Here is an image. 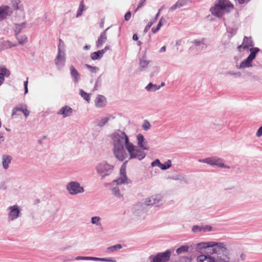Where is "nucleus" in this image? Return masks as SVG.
Segmentation results:
<instances>
[{
    "mask_svg": "<svg viewBox=\"0 0 262 262\" xmlns=\"http://www.w3.org/2000/svg\"><path fill=\"white\" fill-rule=\"evenodd\" d=\"M196 251L202 254L198 256V262H243L246 254L243 252L232 257L230 250L224 243L208 242L196 245Z\"/></svg>",
    "mask_w": 262,
    "mask_h": 262,
    "instance_id": "1",
    "label": "nucleus"
},
{
    "mask_svg": "<svg viewBox=\"0 0 262 262\" xmlns=\"http://www.w3.org/2000/svg\"><path fill=\"white\" fill-rule=\"evenodd\" d=\"M113 152L115 158L123 161L127 156L125 148L129 154V159H137L140 161L146 156V153L129 142L128 136L125 132L118 129L111 135Z\"/></svg>",
    "mask_w": 262,
    "mask_h": 262,
    "instance_id": "2",
    "label": "nucleus"
},
{
    "mask_svg": "<svg viewBox=\"0 0 262 262\" xmlns=\"http://www.w3.org/2000/svg\"><path fill=\"white\" fill-rule=\"evenodd\" d=\"M234 6L228 0H219L214 6L210 9L211 14L217 17H222L225 14L233 9Z\"/></svg>",
    "mask_w": 262,
    "mask_h": 262,
    "instance_id": "3",
    "label": "nucleus"
},
{
    "mask_svg": "<svg viewBox=\"0 0 262 262\" xmlns=\"http://www.w3.org/2000/svg\"><path fill=\"white\" fill-rule=\"evenodd\" d=\"M114 167L105 161L98 163L95 166V169L101 179L109 176L113 172Z\"/></svg>",
    "mask_w": 262,
    "mask_h": 262,
    "instance_id": "4",
    "label": "nucleus"
},
{
    "mask_svg": "<svg viewBox=\"0 0 262 262\" xmlns=\"http://www.w3.org/2000/svg\"><path fill=\"white\" fill-rule=\"evenodd\" d=\"M67 189L69 193L71 195H76L77 194L84 192V188L80 185V184L77 181H71L66 186Z\"/></svg>",
    "mask_w": 262,
    "mask_h": 262,
    "instance_id": "5",
    "label": "nucleus"
},
{
    "mask_svg": "<svg viewBox=\"0 0 262 262\" xmlns=\"http://www.w3.org/2000/svg\"><path fill=\"white\" fill-rule=\"evenodd\" d=\"M199 162L205 163L212 166H217L219 167L229 169L230 166L224 164L222 160L217 157L207 158L204 159H199Z\"/></svg>",
    "mask_w": 262,
    "mask_h": 262,
    "instance_id": "6",
    "label": "nucleus"
},
{
    "mask_svg": "<svg viewBox=\"0 0 262 262\" xmlns=\"http://www.w3.org/2000/svg\"><path fill=\"white\" fill-rule=\"evenodd\" d=\"M171 256L170 250H167L164 252L158 253L156 255H150L149 259L150 262H167L168 261Z\"/></svg>",
    "mask_w": 262,
    "mask_h": 262,
    "instance_id": "7",
    "label": "nucleus"
},
{
    "mask_svg": "<svg viewBox=\"0 0 262 262\" xmlns=\"http://www.w3.org/2000/svg\"><path fill=\"white\" fill-rule=\"evenodd\" d=\"M8 221H12L18 218L20 214V210L17 205L9 206L7 208Z\"/></svg>",
    "mask_w": 262,
    "mask_h": 262,
    "instance_id": "8",
    "label": "nucleus"
},
{
    "mask_svg": "<svg viewBox=\"0 0 262 262\" xmlns=\"http://www.w3.org/2000/svg\"><path fill=\"white\" fill-rule=\"evenodd\" d=\"M66 61L65 53L59 47L58 48V54L54 60L57 69L60 70L64 66Z\"/></svg>",
    "mask_w": 262,
    "mask_h": 262,
    "instance_id": "9",
    "label": "nucleus"
},
{
    "mask_svg": "<svg viewBox=\"0 0 262 262\" xmlns=\"http://www.w3.org/2000/svg\"><path fill=\"white\" fill-rule=\"evenodd\" d=\"M136 137L137 140V144L138 145V146L137 147L142 150L143 152H144V150H148L149 146L148 142L145 139L144 136L142 134H139L137 135Z\"/></svg>",
    "mask_w": 262,
    "mask_h": 262,
    "instance_id": "10",
    "label": "nucleus"
},
{
    "mask_svg": "<svg viewBox=\"0 0 262 262\" xmlns=\"http://www.w3.org/2000/svg\"><path fill=\"white\" fill-rule=\"evenodd\" d=\"M127 162L126 161L122 165L120 168V177L117 180H114L113 181V183H116L117 185L122 184H128V179L125 174V168L124 167V164Z\"/></svg>",
    "mask_w": 262,
    "mask_h": 262,
    "instance_id": "11",
    "label": "nucleus"
},
{
    "mask_svg": "<svg viewBox=\"0 0 262 262\" xmlns=\"http://www.w3.org/2000/svg\"><path fill=\"white\" fill-rule=\"evenodd\" d=\"M12 14V9L7 6L0 7V21L6 19Z\"/></svg>",
    "mask_w": 262,
    "mask_h": 262,
    "instance_id": "12",
    "label": "nucleus"
},
{
    "mask_svg": "<svg viewBox=\"0 0 262 262\" xmlns=\"http://www.w3.org/2000/svg\"><path fill=\"white\" fill-rule=\"evenodd\" d=\"M76 260H90L94 261H107V262H116V260L109 258H99L95 257L90 256H78L75 258Z\"/></svg>",
    "mask_w": 262,
    "mask_h": 262,
    "instance_id": "13",
    "label": "nucleus"
},
{
    "mask_svg": "<svg viewBox=\"0 0 262 262\" xmlns=\"http://www.w3.org/2000/svg\"><path fill=\"white\" fill-rule=\"evenodd\" d=\"M114 119V117L112 115H108L105 117H102L95 120L94 123L96 126L102 127L105 125L107 123L111 120Z\"/></svg>",
    "mask_w": 262,
    "mask_h": 262,
    "instance_id": "14",
    "label": "nucleus"
},
{
    "mask_svg": "<svg viewBox=\"0 0 262 262\" xmlns=\"http://www.w3.org/2000/svg\"><path fill=\"white\" fill-rule=\"evenodd\" d=\"M73 109L68 105L62 107L57 113L58 115H62L63 118H66L72 115Z\"/></svg>",
    "mask_w": 262,
    "mask_h": 262,
    "instance_id": "15",
    "label": "nucleus"
},
{
    "mask_svg": "<svg viewBox=\"0 0 262 262\" xmlns=\"http://www.w3.org/2000/svg\"><path fill=\"white\" fill-rule=\"evenodd\" d=\"M10 74V71L4 66L0 67V86L4 83L5 77H9Z\"/></svg>",
    "mask_w": 262,
    "mask_h": 262,
    "instance_id": "16",
    "label": "nucleus"
},
{
    "mask_svg": "<svg viewBox=\"0 0 262 262\" xmlns=\"http://www.w3.org/2000/svg\"><path fill=\"white\" fill-rule=\"evenodd\" d=\"M161 200V196L159 194L152 196L148 199H146L145 201V204L146 205H156Z\"/></svg>",
    "mask_w": 262,
    "mask_h": 262,
    "instance_id": "17",
    "label": "nucleus"
},
{
    "mask_svg": "<svg viewBox=\"0 0 262 262\" xmlns=\"http://www.w3.org/2000/svg\"><path fill=\"white\" fill-rule=\"evenodd\" d=\"M70 70L71 76L72 77L74 82L75 83H78L80 79L79 73L73 65L70 66Z\"/></svg>",
    "mask_w": 262,
    "mask_h": 262,
    "instance_id": "18",
    "label": "nucleus"
},
{
    "mask_svg": "<svg viewBox=\"0 0 262 262\" xmlns=\"http://www.w3.org/2000/svg\"><path fill=\"white\" fill-rule=\"evenodd\" d=\"M151 61L147 59L145 55L139 58V68L140 70L143 71L147 68L148 64L150 63Z\"/></svg>",
    "mask_w": 262,
    "mask_h": 262,
    "instance_id": "19",
    "label": "nucleus"
},
{
    "mask_svg": "<svg viewBox=\"0 0 262 262\" xmlns=\"http://www.w3.org/2000/svg\"><path fill=\"white\" fill-rule=\"evenodd\" d=\"M108 29L109 27L106 29L103 32L100 34L96 42V46L97 48H100L106 40L107 36L106 32Z\"/></svg>",
    "mask_w": 262,
    "mask_h": 262,
    "instance_id": "20",
    "label": "nucleus"
},
{
    "mask_svg": "<svg viewBox=\"0 0 262 262\" xmlns=\"http://www.w3.org/2000/svg\"><path fill=\"white\" fill-rule=\"evenodd\" d=\"M243 44H244V49H248L249 47L254 48L253 46H254V41L252 40L251 37H248L245 36Z\"/></svg>",
    "mask_w": 262,
    "mask_h": 262,
    "instance_id": "21",
    "label": "nucleus"
},
{
    "mask_svg": "<svg viewBox=\"0 0 262 262\" xmlns=\"http://www.w3.org/2000/svg\"><path fill=\"white\" fill-rule=\"evenodd\" d=\"M27 24L26 22H23L20 24H15L14 25L13 30L15 35L19 34L20 33L26 28Z\"/></svg>",
    "mask_w": 262,
    "mask_h": 262,
    "instance_id": "22",
    "label": "nucleus"
},
{
    "mask_svg": "<svg viewBox=\"0 0 262 262\" xmlns=\"http://www.w3.org/2000/svg\"><path fill=\"white\" fill-rule=\"evenodd\" d=\"M252 60L249 57H247L245 60H244L239 64L238 67H237L238 69H243L246 68H250L252 67Z\"/></svg>",
    "mask_w": 262,
    "mask_h": 262,
    "instance_id": "23",
    "label": "nucleus"
},
{
    "mask_svg": "<svg viewBox=\"0 0 262 262\" xmlns=\"http://www.w3.org/2000/svg\"><path fill=\"white\" fill-rule=\"evenodd\" d=\"M105 97L102 95H98L95 99V105L97 107H102L105 106Z\"/></svg>",
    "mask_w": 262,
    "mask_h": 262,
    "instance_id": "24",
    "label": "nucleus"
},
{
    "mask_svg": "<svg viewBox=\"0 0 262 262\" xmlns=\"http://www.w3.org/2000/svg\"><path fill=\"white\" fill-rule=\"evenodd\" d=\"M190 247L188 245H183L180 247L178 248L176 250V253L178 255H181L182 254H184L187 252H191L190 251Z\"/></svg>",
    "mask_w": 262,
    "mask_h": 262,
    "instance_id": "25",
    "label": "nucleus"
},
{
    "mask_svg": "<svg viewBox=\"0 0 262 262\" xmlns=\"http://www.w3.org/2000/svg\"><path fill=\"white\" fill-rule=\"evenodd\" d=\"M12 6L15 10L24 11L23 5L20 0H13L12 1Z\"/></svg>",
    "mask_w": 262,
    "mask_h": 262,
    "instance_id": "26",
    "label": "nucleus"
},
{
    "mask_svg": "<svg viewBox=\"0 0 262 262\" xmlns=\"http://www.w3.org/2000/svg\"><path fill=\"white\" fill-rule=\"evenodd\" d=\"M11 161V157L9 155H4L2 157L3 167L5 169H7L9 167V164Z\"/></svg>",
    "mask_w": 262,
    "mask_h": 262,
    "instance_id": "27",
    "label": "nucleus"
},
{
    "mask_svg": "<svg viewBox=\"0 0 262 262\" xmlns=\"http://www.w3.org/2000/svg\"><path fill=\"white\" fill-rule=\"evenodd\" d=\"M249 51L250 53L248 57L253 60L255 58L257 54L260 51V50L258 48L254 47L250 48Z\"/></svg>",
    "mask_w": 262,
    "mask_h": 262,
    "instance_id": "28",
    "label": "nucleus"
},
{
    "mask_svg": "<svg viewBox=\"0 0 262 262\" xmlns=\"http://www.w3.org/2000/svg\"><path fill=\"white\" fill-rule=\"evenodd\" d=\"M103 55V51L99 50L91 53V58L92 60H95L100 59Z\"/></svg>",
    "mask_w": 262,
    "mask_h": 262,
    "instance_id": "29",
    "label": "nucleus"
},
{
    "mask_svg": "<svg viewBox=\"0 0 262 262\" xmlns=\"http://www.w3.org/2000/svg\"><path fill=\"white\" fill-rule=\"evenodd\" d=\"M16 39L19 44L24 45L28 41V37L26 35H20V34L15 35Z\"/></svg>",
    "mask_w": 262,
    "mask_h": 262,
    "instance_id": "30",
    "label": "nucleus"
},
{
    "mask_svg": "<svg viewBox=\"0 0 262 262\" xmlns=\"http://www.w3.org/2000/svg\"><path fill=\"white\" fill-rule=\"evenodd\" d=\"M161 88V86L152 84L151 82L148 83L145 87V89L148 92H156Z\"/></svg>",
    "mask_w": 262,
    "mask_h": 262,
    "instance_id": "31",
    "label": "nucleus"
},
{
    "mask_svg": "<svg viewBox=\"0 0 262 262\" xmlns=\"http://www.w3.org/2000/svg\"><path fill=\"white\" fill-rule=\"evenodd\" d=\"M122 246L121 244H117L114 246H112L107 248L106 249V252H114L115 251L119 250L120 249H122Z\"/></svg>",
    "mask_w": 262,
    "mask_h": 262,
    "instance_id": "32",
    "label": "nucleus"
},
{
    "mask_svg": "<svg viewBox=\"0 0 262 262\" xmlns=\"http://www.w3.org/2000/svg\"><path fill=\"white\" fill-rule=\"evenodd\" d=\"M1 45L3 50L5 49H8L11 48L12 47H16L17 45L16 43H13L9 40L4 41L2 43H1Z\"/></svg>",
    "mask_w": 262,
    "mask_h": 262,
    "instance_id": "33",
    "label": "nucleus"
},
{
    "mask_svg": "<svg viewBox=\"0 0 262 262\" xmlns=\"http://www.w3.org/2000/svg\"><path fill=\"white\" fill-rule=\"evenodd\" d=\"M101 219L99 216H93L91 218V223L93 225H94L98 227H100L102 226L101 223Z\"/></svg>",
    "mask_w": 262,
    "mask_h": 262,
    "instance_id": "34",
    "label": "nucleus"
},
{
    "mask_svg": "<svg viewBox=\"0 0 262 262\" xmlns=\"http://www.w3.org/2000/svg\"><path fill=\"white\" fill-rule=\"evenodd\" d=\"M172 179L174 180L184 182L185 183L187 182L186 177L182 175H177L176 176H173Z\"/></svg>",
    "mask_w": 262,
    "mask_h": 262,
    "instance_id": "35",
    "label": "nucleus"
},
{
    "mask_svg": "<svg viewBox=\"0 0 262 262\" xmlns=\"http://www.w3.org/2000/svg\"><path fill=\"white\" fill-rule=\"evenodd\" d=\"M171 166V162L170 160H167L164 164H161L160 168L162 170H166L170 168Z\"/></svg>",
    "mask_w": 262,
    "mask_h": 262,
    "instance_id": "36",
    "label": "nucleus"
},
{
    "mask_svg": "<svg viewBox=\"0 0 262 262\" xmlns=\"http://www.w3.org/2000/svg\"><path fill=\"white\" fill-rule=\"evenodd\" d=\"M79 94L86 101L89 102L90 97L89 94L85 92L83 90L80 89L79 91Z\"/></svg>",
    "mask_w": 262,
    "mask_h": 262,
    "instance_id": "37",
    "label": "nucleus"
},
{
    "mask_svg": "<svg viewBox=\"0 0 262 262\" xmlns=\"http://www.w3.org/2000/svg\"><path fill=\"white\" fill-rule=\"evenodd\" d=\"M84 66L88 68L92 73H96L99 70V68L97 67H93L88 64H85Z\"/></svg>",
    "mask_w": 262,
    "mask_h": 262,
    "instance_id": "38",
    "label": "nucleus"
},
{
    "mask_svg": "<svg viewBox=\"0 0 262 262\" xmlns=\"http://www.w3.org/2000/svg\"><path fill=\"white\" fill-rule=\"evenodd\" d=\"M202 230V226H201L194 225L192 227V231L195 233L203 232Z\"/></svg>",
    "mask_w": 262,
    "mask_h": 262,
    "instance_id": "39",
    "label": "nucleus"
},
{
    "mask_svg": "<svg viewBox=\"0 0 262 262\" xmlns=\"http://www.w3.org/2000/svg\"><path fill=\"white\" fill-rule=\"evenodd\" d=\"M84 11V4L82 1L80 4L79 7L78 9L77 13L76 14V17H78L82 15V12Z\"/></svg>",
    "mask_w": 262,
    "mask_h": 262,
    "instance_id": "40",
    "label": "nucleus"
},
{
    "mask_svg": "<svg viewBox=\"0 0 262 262\" xmlns=\"http://www.w3.org/2000/svg\"><path fill=\"white\" fill-rule=\"evenodd\" d=\"M112 191L113 194L117 197H120L121 196L119 188L117 187L113 188Z\"/></svg>",
    "mask_w": 262,
    "mask_h": 262,
    "instance_id": "41",
    "label": "nucleus"
},
{
    "mask_svg": "<svg viewBox=\"0 0 262 262\" xmlns=\"http://www.w3.org/2000/svg\"><path fill=\"white\" fill-rule=\"evenodd\" d=\"M28 110L27 106L26 104H21L19 106V108H16L14 111L16 110H19V111L23 113L25 112L26 111Z\"/></svg>",
    "mask_w": 262,
    "mask_h": 262,
    "instance_id": "42",
    "label": "nucleus"
},
{
    "mask_svg": "<svg viewBox=\"0 0 262 262\" xmlns=\"http://www.w3.org/2000/svg\"><path fill=\"white\" fill-rule=\"evenodd\" d=\"M188 0H178L177 3L179 7L181 8L187 5Z\"/></svg>",
    "mask_w": 262,
    "mask_h": 262,
    "instance_id": "43",
    "label": "nucleus"
},
{
    "mask_svg": "<svg viewBox=\"0 0 262 262\" xmlns=\"http://www.w3.org/2000/svg\"><path fill=\"white\" fill-rule=\"evenodd\" d=\"M155 23V20H151L148 23V24L146 26V27L144 28V32L146 33L148 30L150 29V28L151 27V26L153 25V24Z\"/></svg>",
    "mask_w": 262,
    "mask_h": 262,
    "instance_id": "44",
    "label": "nucleus"
},
{
    "mask_svg": "<svg viewBox=\"0 0 262 262\" xmlns=\"http://www.w3.org/2000/svg\"><path fill=\"white\" fill-rule=\"evenodd\" d=\"M161 164V163H160V160L159 159H156L151 163V165L152 167L157 166L160 168Z\"/></svg>",
    "mask_w": 262,
    "mask_h": 262,
    "instance_id": "45",
    "label": "nucleus"
},
{
    "mask_svg": "<svg viewBox=\"0 0 262 262\" xmlns=\"http://www.w3.org/2000/svg\"><path fill=\"white\" fill-rule=\"evenodd\" d=\"M202 232L204 233L211 231L212 227L209 225H206L205 226H202Z\"/></svg>",
    "mask_w": 262,
    "mask_h": 262,
    "instance_id": "46",
    "label": "nucleus"
},
{
    "mask_svg": "<svg viewBox=\"0 0 262 262\" xmlns=\"http://www.w3.org/2000/svg\"><path fill=\"white\" fill-rule=\"evenodd\" d=\"M161 26H162V25H161V23H159L156 28H152L151 30H152V33H156L157 32H158L159 31V30L160 29Z\"/></svg>",
    "mask_w": 262,
    "mask_h": 262,
    "instance_id": "47",
    "label": "nucleus"
},
{
    "mask_svg": "<svg viewBox=\"0 0 262 262\" xmlns=\"http://www.w3.org/2000/svg\"><path fill=\"white\" fill-rule=\"evenodd\" d=\"M146 1V0H140L139 3L138 4V6L137 9H136L135 12H136L138 9L142 8L144 5Z\"/></svg>",
    "mask_w": 262,
    "mask_h": 262,
    "instance_id": "48",
    "label": "nucleus"
},
{
    "mask_svg": "<svg viewBox=\"0 0 262 262\" xmlns=\"http://www.w3.org/2000/svg\"><path fill=\"white\" fill-rule=\"evenodd\" d=\"M150 127V124L148 121H146L143 125H142V128L145 130H147L149 129Z\"/></svg>",
    "mask_w": 262,
    "mask_h": 262,
    "instance_id": "49",
    "label": "nucleus"
},
{
    "mask_svg": "<svg viewBox=\"0 0 262 262\" xmlns=\"http://www.w3.org/2000/svg\"><path fill=\"white\" fill-rule=\"evenodd\" d=\"M28 78H27V80L24 81V89H25V94H26L28 92Z\"/></svg>",
    "mask_w": 262,
    "mask_h": 262,
    "instance_id": "50",
    "label": "nucleus"
},
{
    "mask_svg": "<svg viewBox=\"0 0 262 262\" xmlns=\"http://www.w3.org/2000/svg\"><path fill=\"white\" fill-rule=\"evenodd\" d=\"M228 74L230 75H232L235 77H240L241 76V73L240 72L234 73V72H229L228 73Z\"/></svg>",
    "mask_w": 262,
    "mask_h": 262,
    "instance_id": "51",
    "label": "nucleus"
},
{
    "mask_svg": "<svg viewBox=\"0 0 262 262\" xmlns=\"http://www.w3.org/2000/svg\"><path fill=\"white\" fill-rule=\"evenodd\" d=\"M256 136L257 137H260L262 136V126H260L258 130H257V132L256 133Z\"/></svg>",
    "mask_w": 262,
    "mask_h": 262,
    "instance_id": "52",
    "label": "nucleus"
},
{
    "mask_svg": "<svg viewBox=\"0 0 262 262\" xmlns=\"http://www.w3.org/2000/svg\"><path fill=\"white\" fill-rule=\"evenodd\" d=\"M131 17V12L130 11H128L124 16V18L125 20L127 21L130 19Z\"/></svg>",
    "mask_w": 262,
    "mask_h": 262,
    "instance_id": "53",
    "label": "nucleus"
},
{
    "mask_svg": "<svg viewBox=\"0 0 262 262\" xmlns=\"http://www.w3.org/2000/svg\"><path fill=\"white\" fill-rule=\"evenodd\" d=\"M178 8H180V7H179V5L177 4V3H176L174 5L172 6L169 8V11H174V10H176V9H177Z\"/></svg>",
    "mask_w": 262,
    "mask_h": 262,
    "instance_id": "54",
    "label": "nucleus"
},
{
    "mask_svg": "<svg viewBox=\"0 0 262 262\" xmlns=\"http://www.w3.org/2000/svg\"><path fill=\"white\" fill-rule=\"evenodd\" d=\"M16 108H19V106H17L15 107H14L12 111V115H11V116H13L14 115H17V112L19 111V110H16V111H14V110L16 109Z\"/></svg>",
    "mask_w": 262,
    "mask_h": 262,
    "instance_id": "55",
    "label": "nucleus"
},
{
    "mask_svg": "<svg viewBox=\"0 0 262 262\" xmlns=\"http://www.w3.org/2000/svg\"><path fill=\"white\" fill-rule=\"evenodd\" d=\"M164 9V6L161 7V8L159 10L158 13H157L155 18L153 20H155V22L157 19L158 17L159 16L161 11L162 10V9Z\"/></svg>",
    "mask_w": 262,
    "mask_h": 262,
    "instance_id": "56",
    "label": "nucleus"
},
{
    "mask_svg": "<svg viewBox=\"0 0 262 262\" xmlns=\"http://www.w3.org/2000/svg\"><path fill=\"white\" fill-rule=\"evenodd\" d=\"M204 39H203L202 41L198 40H194L193 41L192 43L195 46H200L201 43H203V41Z\"/></svg>",
    "mask_w": 262,
    "mask_h": 262,
    "instance_id": "57",
    "label": "nucleus"
},
{
    "mask_svg": "<svg viewBox=\"0 0 262 262\" xmlns=\"http://www.w3.org/2000/svg\"><path fill=\"white\" fill-rule=\"evenodd\" d=\"M159 23H161V25L162 26L163 24H165L166 23V20L163 17H162L160 18Z\"/></svg>",
    "mask_w": 262,
    "mask_h": 262,
    "instance_id": "58",
    "label": "nucleus"
},
{
    "mask_svg": "<svg viewBox=\"0 0 262 262\" xmlns=\"http://www.w3.org/2000/svg\"><path fill=\"white\" fill-rule=\"evenodd\" d=\"M234 189V186H232V187H226V188H225L224 190L225 191H229L230 190H233Z\"/></svg>",
    "mask_w": 262,
    "mask_h": 262,
    "instance_id": "59",
    "label": "nucleus"
},
{
    "mask_svg": "<svg viewBox=\"0 0 262 262\" xmlns=\"http://www.w3.org/2000/svg\"><path fill=\"white\" fill-rule=\"evenodd\" d=\"M5 140V138L3 136V134L2 133H0V143L2 142H3Z\"/></svg>",
    "mask_w": 262,
    "mask_h": 262,
    "instance_id": "60",
    "label": "nucleus"
},
{
    "mask_svg": "<svg viewBox=\"0 0 262 262\" xmlns=\"http://www.w3.org/2000/svg\"><path fill=\"white\" fill-rule=\"evenodd\" d=\"M0 188L1 189H2L3 190H5L6 188V187L5 185V183L3 182V183H2L1 184V185H0Z\"/></svg>",
    "mask_w": 262,
    "mask_h": 262,
    "instance_id": "61",
    "label": "nucleus"
},
{
    "mask_svg": "<svg viewBox=\"0 0 262 262\" xmlns=\"http://www.w3.org/2000/svg\"><path fill=\"white\" fill-rule=\"evenodd\" d=\"M26 117H27L30 114V111L27 110L23 113Z\"/></svg>",
    "mask_w": 262,
    "mask_h": 262,
    "instance_id": "62",
    "label": "nucleus"
},
{
    "mask_svg": "<svg viewBox=\"0 0 262 262\" xmlns=\"http://www.w3.org/2000/svg\"><path fill=\"white\" fill-rule=\"evenodd\" d=\"M138 39V36L136 34H134L133 36V39L134 40H137Z\"/></svg>",
    "mask_w": 262,
    "mask_h": 262,
    "instance_id": "63",
    "label": "nucleus"
},
{
    "mask_svg": "<svg viewBox=\"0 0 262 262\" xmlns=\"http://www.w3.org/2000/svg\"><path fill=\"white\" fill-rule=\"evenodd\" d=\"M166 51V47L163 46L160 50V52H164Z\"/></svg>",
    "mask_w": 262,
    "mask_h": 262,
    "instance_id": "64",
    "label": "nucleus"
}]
</instances>
